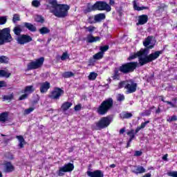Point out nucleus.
I'll return each instance as SVG.
<instances>
[{
  "label": "nucleus",
  "instance_id": "2f4dec72",
  "mask_svg": "<svg viewBox=\"0 0 177 177\" xmlns=\"http://www.w3.org/2000/svg\"><path fill=\"white\" fill-rule=\"evenodd\" d=\"M13 32L15 35H20V34H21V29L20 28V26H15L13 29Z\"/></svg>",
  "mask_w": 177,
  "mask_h": 177
},
{
  "label": "nucleus",
  "instance_id": "bf43d9fd",
  "mask_svg": "<svg viewBox=\"0 0 177 177\" xmlns=\"http://www.w3.org/2000/svg\"><path fill=\"white\" fill-rule=\"evenodd\" d=\"M134 156H136V157H139L142 156V151H136L134 153Z\"/></svg>",
  "mask_w": 177,
  "mask_h": 177
},
{
  "label": "nucleus",
  "instance_id": "a878e982",
  "mask_svg": "<svg viewBox=\"0 0 177 177\" xmlns=\"http://www.w3.org/2000/svg\"><path fill=\"white\" fill-rule=\"evenodd\" d=\"M127 135L130 137L129 138V143L133 140V138H135V130L131 129V131L127 132Z\"/></svg>",
  "mask_w": 177,
  "mask_h": 177
},
{
  "label": "nucleus",
  "instance_id": "09e8293b",
  "mask_svg": "<svg viewBox=\"0 0 177 177\" xmlns=\"http://www.w3.org/2000/svg\"><path fill=\"white\" fill-rule=\"evenodd\" d=\"M12 99H13V95L12 94L3 96L4 100H12Z\"/></svg>",
  "mask_w": 177,
  "mask_h": 177
},
{
  "label": "nucleus",
  "instance_id": "3c124183",
  "mask_svg": "<svg viewBox=\"0 0 177 177\" xmlns=\"http://www.w3.org/2000/svg\"><path fill=\"white\" fill-rule=\"evenodd\" d=\"M66 59H68V55L67 53H64L61 57L62 60H66Z\"/></svg>",
  "mask_w": 177,
  "mask_h": 177
},
{
  "label": "nucleus",
  "instance_id": "4468645a",
  "mask_svg": "<svg viewBox=\"0 0 177 177\" xmlns=\"http://www.w3.org/2000/svg\"><path fill=\"white\" fill-rule=\"evenodd\" d=\"M34 91H35V89H34V86H27L24 91L23 99H27L28 97V95H31V93L34 92Z\"/></svg>",
  "mask_w": 177,
  "mask_h": 177
},
{
  "label": "nucleus",
  "instance_id": "5701e85b",
  "mask_svg": "<svg viewBox=\"0 0 177 177\" xmlns=\"http://www.w3.org/2000/svg\"><path fill=\"white\" fill-rule=\"evenodd\" d=\"M24 26L25 27H26V28H28V30H29V31H32V32H35V31H37V28L34 25L30 23H25Z\"/></svg>",
  "mask_w": 177,
  "mask_h": 177
},
{
  "label": "nucleus",
  "instance_id": "dca6fc26",
  "mask_svg": "<svg viewBox=\"0 0 177 177\" xmlns=\"http://www.w3.org/2000/svg\"><path fill=\"white\" fill-rule=\"evenodd\" d=\"M50 88V83L48 82H45L40 83V92L41 93H45L48 92V89Z\"/></svg>",
  "mask_w": 177,
  "mask_h": 177
},
{
  "label": "nucleus",
  "instance_id": "2eb2a0df",
  "mask_svg": "<svg viewBox=\"0 0 177 177\" xmlns=\"http://www.w3.org/2000/svg\"><path fill=\"white\" fill-rule=\"evenodd\" d=\"M87 175L89 177H104V174L102 170H95L94 171H87Z\"/></svg>",
  "mask_w": 177,
  "mask_h": 177
},
{
  "label": "nucleus",
  "instance_id": "0eeeda50",
  "mask_svg": "<svg viewBox=\"0 0 177 177\" xmlns=\"http://www.w3.org/2000/svg\"><path fill=\"white\" fill-rule=\"evenodd\" d=\"M13 38L10 35V28H5L3 30H0V45H3L6 42H12Z\"/></svg>",
  "mask_w": 177,
  "mask_h": 177
},
{
  "label": "nucleus",
  "instance_id": "0e129e2a",
  "mask_svg": "<svg viewBox=\"0 0 177 177\" xmlns=\"http://www.w3.org/2000/svg\"><path fill=\"white\" fill-rule=\"evenodd\" d=\"M140 129H142L140 128V127H137L136 129V133H138V132H139V131H140Z\"/></svg>",
  "mask_w": 177,
  "mask_h": 177
},
{
  "label": "nucleus",
  "instance_id": "bb28decb",
  "mask_svg": "<svg viewBox=\"0 0 177 177\" xmlns=\"http://www.w3.org/2000/svg\"><path fill=\"white\" fill-rule=\"evenodd\" d=\"M32 41V38L30 37L29 35H23V44H27L28 42H31Z\"/></svg>",
  "mask_w": 177,
  "mask_h": 177
},
{
  "label": "nucleus",
  "instance_id": "9b49d317",
  "mask_svg": "<svg viewBox=\"0 0 177 177\" xmlns=\"http://www.w3.org/2000/svg\"><path fill=\"white\" fill-rule=\"evenodd\" d=\"M143 45L147 49H153L154 48V45H156V40H154V37L153 36H149L147 39L143 41Z\"/></svg>",
  "mask_w": 177,
  "mask_h": 177
},
{
  "label": "nucleus",
  "instance_id": "f3484780",
  "mask_svg": "<svg viewBox=\"0 0 177 177\" xmlns=\"http://www.w3.org/2000/svg\"><path fill=\"white\" fill-rule=\"evenodd\" d=\"M149 20V17L146 15H142L141 16L138 17V22L137 24H140V26H142L143 24H146Z\"/></svg>",
  "mask_w": 177,
  "mask_h": 177
},
{
  "label": "nucleus",
  "instance_id": "79ce46f5",
  "mask_svg": "<svg viewBox=\"0 0 177 177\" xmlns=\"http://www.w3.org/2000/svg\"><path fill=\"white\" fill-rule=\"evenodd\" d=\"M164 11V6H162V8H159L156 12H155V15L158 17L160 16L161 14L160 13V12H163Z\"/></svg>",
  "mask_w": 177,
  "mask_h": 177
},
{
  "label": "nucleus",
  "instance_id": "de8ad7c7",
  "mask_svg": "<svg viewBox=\"0 0 177 177\" xmlns=\"http://www.w3.org/2000/svg\"><path fill=\"white\" fill-rule=\"evenodd\" d=\"M35 108L30 107L29 109H27L24 111V114H30V113H32V111L35 110Z\"/></svg>",
  "mask_w": 177,
  "mask_h": 177
},
{
  "label": "nucleus",
  "instance_id": "4d7b16f0",
  "mask_svg": "<svg viewBox=\"0 0 177 177\" xmlns=\"http://www.w3.org/2000/svg\"><path fill=\"white\" fill-rule=\"evenodd\" d=\"M150 122L149 121H147L145 122H142L140 127V128H141V129H143V128H145L146 127V125H147V124H149Z\"/></svg>",
  "mask_w": 177,
  "mask_h": 177
},
{
  "label": "nucleus",
  "instance_id": "b1692460",
  "mask_svg": "<svg viewBox=\"0 0 177 177\" xmlns=\"http://www.w3.org/2000/svg\"><path fill=\"white\" fill-rule=\"evenodd\" d=\"M72 106H73V103L66 102L62 104V109L64 111H67V110H68L70 107H71Z\"/></svg>",
  "mask_w": 177,
  "mask_h": 177
},
{
  "label": "nucleus",
  "instance_id": "13d9d810",
  "mask_svg": "<svg viewBox=\"0 0 177 177\" xmlns=\"http://www.w3.org/2000/svg\"><path fill=\"white\" fill-rule=\"evenodd\" d=\"M88 23L90 24H92L93 23H95V21H93V17H89L88 19Z\"/></svg>",
  "mask_w": 177,
  "mask_h": 177
},
{
  "label": "nucleus",
  "instance_id": "7c9ffc66",
  "mask_svg": "<svg viewBox=\"0 0 177 177\" xmlns=\"http://www.w3.org/2000/svg\"><path fill=\"white\" fill-rule=\"evenodd\" d=\"M8 120V114L6 113H3L0 115V121L1 122H6Z\"/></svg>",
  "mask_w": 177,
  "mask_h": 177
},
{
  "label": "nucleus",
  "instance_id": "37998d69",
  "mask_svg": "<svg viewBox=\"0 0 177 177\" xmlns=\"http://www.w3.org/2000/svg\"><path fill=\"white\" fill-rule=\"evenodd\" d=\"M8 62H9L8 57L5 56L0 57V63H8Z\"/></svg>",
  "mask_w": 177,
  "mask_h": 177
},
{
  "label": "nucleus",
  "instance_id": "e433bc0d",
  "mask_svg": "<svg viewBox=\"0 0 177 177\" xmlns=\"http://www.w3.org/2000/svg\"><path fill=\"white\" fill-rule=\"evenodd\" d=\"M35 21H37V23H43L44 22V17L41 15H36L35 17Z\"/></svg>",
  "mask_w": 177,
  "mask_h": 177
},
{
  "label": "nucleus",
  "instance_id": "ddd939ff",
  "mask_svg": "<svg viewBox=\"0 0 177 177\" xmlns=\"http://www.w3.org/2000/svg\"><path fill=\"white\" fill-rule=\"evenodd\" d=\"M88 44H93V42H97L100 41V37H94L92 34H88L84 39Z\"/></svg>",
  "mask_w": 177,
  "mask_h": 177
},
{
  "label": "nucleus",
  "instance_id": "a18cd8bd",
  "mask_svg": "<svg viewBox=\"0 0 177 177\" xmlns=\"http://www.w3.org/2000/svg\"><path fill=\"white\" fill-rule=\"evenodd\" d=\"M20 21V16L17 14L14 15L12 18L13 23H16V21Z\"/></svg>",
  "mask_w": 177,
  "mask_h": 177
},
{
  "label": "nucleus",
  "instance_id": "6ab92c4d",
  "mask_svg": "<svg viewBox=\"0 0 177 177\" xmlns=\"http://www.w3.org/2000/svg\"><path fill=\"white\" fill-rule=\"evenodd\" d=\"M4 167H5L4 172L9 173V172H13V171H15V167H13L12 165V163L10 162H6Z\"/></svg>",
  "mask_w": 177,
  "mask_h": 177
},
{
  "label": "nucleus",
  "instance_id": "5fc2aeb1",
  "mask_svg": "<svg viewBox=\"0 0 177 177\" xmlns=\"http://www.w3.org/2000/svg\"><path fill=\"white\" fill-rule=\"evenodd\" d=\"M151 114V111L146 110L142 113V115H150Z\"/></svg>",
  "mask_w": 177,
  "mask_h": 177
},
{
  "label": "nucleus",
  "instance_id": "69168bd1",
  "mask_svg": "<svg viewBox=\"0 0 177 177\" xmlns=\"http://www.w3.org/2000/svg\"><path fill=\"white\" fill-rule=\"evenodd\" d=\"M115 2L114 0H110L109 1V4L113 6V5H114Z\"/></svg>",
  "mask_w": 177,
  "mask_h": 177
},
{
  "label": "nucleus",
  "instance_id": "8fccbe9b",
  "mask_svg": "<svg viewBox=\"0 0 177 177\" xmlns=\"http://www.w3.org/2000/svg\"><path fill=\"white\" fill-rule=\"evenodd\" d=\"M8 86V84L5 81H0V88H6Z\"/></svg>",
  "mask_w": 177,
  "mask_h": 177
},
{
  "label": "nucleus",
  "instance_id": "603ef678",
  "mask_svg": "<svg viewBox=\"0 0 177 177\" xmlns=\"http://www.w3.org/2000/svg\"><path fill=\"white\" fill-rule=\"evenodd\" d=\"M17 41L18 44H20V45H23V35L18 37Z\"/></svg>",
  "mask_w": 177,
  "mask_h": 177
},
{
  "label": "nucleus",
  "instance_id": "20e7f679",
  "mask_svg": "<svg viewBox=\"0 0 177 177\" xmlns=\"http://www.w3.org/2000/svg\"><path fill=\"white\" fill-rule=\"evenodd\" d=\"M111 118L103 117L98 122L93 124L91 127L93 131H100V129H104V128H107L110 124H111Z\"/></svg>",
  "mask_w": 177,
  "mask_h": 177
},
{
  "label": "nucleus",
  "instance_id": "680f3d73",
  "mask_svg": "<svg viewBox=\"0 0 177 177\" xmlns=\"http://www.w3.org/2000/svg\"><path fill=\"white\" fill-rule=\"evenodd\" d=\"M143 177H151V174L147 173L145 176H143Z\"/></svg>",
  "mask_w": 177,
  "mask_h": 177
},
{
  "label": "nucleus",
  "instance_id": "6e6552de",
  "mask_svg": "<svg viewBox=\"0 0 177 177\" xmlns=\"http://www.w3.org/2000/svg\"><path fill=\"white\" fill-rule=\"evenodd\" d=\"M138 67V62H129L122 64L119 68V71L123 73V74H128V73H132Z\"/></svg>",
  "mask_w": 177,
  "mask_h": 177
},
{
  "label": "nucleus",
  "instance_id": "393cba45",
  "mask_svg": "<svg viewBox=\"0 0 177 177\" xmlns=\"http://www.w3.org/2000/svg\"><path fill=\"white\" fill-rule=\"evenodd\" d=\"M84 29L88 32H90V34H92V32H94V31H96V27H95L93 26H84Z\"/></svg>",
  "mask_w": 177,
  "mask_h": 177
},
{
  "label": "nucleus",
  "instance_id": "f704fd0d",
  "mask_svg": "<svg viewBox=\"0 0 177 177\" xmlns=\"http://www.w3.org/2000/svg\"><path fill=\"white\" fill-rule=\"evenodd\" d=\"M102 58H103V53L99 52L97 54L93 55V59H95V60H99Z\"/></svg>",
  "mask_w": 177,
  "mask_h": 177
},
{
  "label": "nucleus",
  "instance_id": "39448f33",
  "mask_svg": "<svg viewBox=\"0 0 177 177\" xmlns=\"http://www.w3.org/2000/svg\"><path fill=\"white\" fill-rule=\"evenodd\" d=\"M118 88L119 89H121V88H124L125 89H127V93H133V92H136L138 84L135 83L133 80H128L120 82Z\"/></svg>",
  "mask_w": 177,
  "mask_h": 177
},
{
  "label": "nucleus",
  "instance_id": "aec40b11",
  "mask_svg": "<svg viewBox=\"0 0 177 177\" xmlns=\"http://www.w3.org/2000/svg\"><path fill=\"white\" fill-rule=\"evenodd\" d=\"M134 174H145L146 172V169L142 166H136L133 170Z\"/></svg>",
  "mask_w": 177,
  "mask_h": 177
},
{
  "label": "nucleus",
  "instance_id": "774afa93",
  "mask_svg": "<svg viewBox=\"0 0 177 177\" xmlns=\"http://www.w3.org/2000/svg\"><path fill=\"white\" fill-rule=\"evenodd\" d=\"M7 158H9V160H13V155H10V156H7Z\"/></svg>",
  "mask_w": 177,
  "mask_h": 177
},
{
  "label": "nucleus",
  "instance_id": "6e6d98bb",
  "mask_svg": "<svg viewBox=\"0 0 177 177\" xmlns=\"http://www.w3.org/2000/svg\"><path fill=\"white\" fill-rule=\"evenodd\" d=\"M176 120H177L176 116H171V118L167 119V121L169 122H172V121H176Z\"/></svg>",
  "mask_w": 177,
  "mask_h": 177
},
{
  "label": "nucleus",
  "instance_id": "7ed1b4c3",
  "mask_svg": "<svg viewBox=\"0 0 177 177\" xmlns=\"http://www.w3.org/2000/svg\"><path fill=\"white\" fill-rule=\"evenodd\" d=\"M95 10H106L110 12L111 7L106 3V1H97L93 6H88L87 9L84 10V13H89V12H93Z\"/></svg>",
  "mask_w": 177,
  "mask_h": 177
},
{
  "label": "nucleus",
  "instance_id": "412c9836",
  "mask_svg": "<svg viewBox=\"0 0 177 177\" xmlns=\"http://www.w3.org/2000/svg\"><path fill=\"white\" fill-rule=\"evenodd\" d=\"M138 1L136 0H134L133 2V9L134 10H138V12L140 10H147L149 9V7H146V6H141L139 7L138 6Z\"/></svg>",
  "mask_w": 177,
  "mask_h": 177
},
{
  "label": "nucleus",
  "instance_id": "423d86ee",
  "mask_svg": "<svg viewBox=\"0 0 177 177\" xmlns=\"http://www.w3.org/2000/svg\"><path fill=\"white\" fill-rule=\"evenodd\" d=\"M113 106V99L109 98L102 102L100 106L97 109V112L100 115H104Z\"/></svg>",
  "mask_w": 177,
  "mask_h": 177
},
{
  "label": "nucleus",
  "instance_id": "c9c22d12",
  "mask_svg": "<svg viewBox=\"0 0 177 177\" xmlns=\"http://www.w3.org/2000/svg\"><path fill=\"white\" fill-rule=\"evenodd\" d=\"M73 75H74L73 72H65L62 74V77H64V78H70V77H73Z\"/></svg>",
  "mask_w": 177,
  "mask_h": 177
},
{
  "label": "nucleus",
  "instance_id": "c03bdc74",
  "mask_svg": "<svg viewBox=\"0 0 177 177\" xmlns=\"http://www.w3.org/2000/svg\"><path fill=\"white\" fill-rule=\"evenodd\" d=\"M125 100V97L122 94H118L117 95V100L118 102H122V100Z\"/></svg>",
  "mask_w": 177,
  "mask_h": 177
},
{
  "label": "nucleus",
  "instance_id": "c756f323",
  "mask_svg": "<svg viewBox=\"0 0 177 177\" xmlns=\"http://www.w3.org/2000/svg\"><path fill=\"white\" fill-rule=\"evenodd\" d=\"M50 32V30H49V28H48L46 27H43L39 29V32L42 35H45V34H48V32Z\"/></svg>",
  "mask_w": 177,
  "mask_h": 177
},
{
  "label": "nucleus",
  "instance_id": "f8f14e48",
  "mask_svg": "<svg viewBox=\"0 0 177 177\" xmlns=\"http://www.w3.org/2000/svg\"><path fill=\"white\" fill-rule=\"evenodd\" d=\"M63 93H64V91L63 90L59 88H55L50 95V97H51V99L57 100L60 98V96H62Z\"/></svg>",
  "mask_w": 177,
  "mask_h": 177
},
{
  "label": "nucleus",
  "instance_id": "72a5a7b5",
  "mask_svg": "<svg viewBox=\"0 0 177 177\" xmlns=\"http://www.w3.org/2000/svg\"><path fill=\"white\" fill-rule=\"evenodd\" d=\"M6 21H8L7 16L0 17V26L6 24Z\"/></svg>",
  "mask_w": 177,
  "mask_h": 177
},
{
  "label": "nucleus",
  "instance_id": "052dcab7",
  "mask_svg": "<svg viewBox=\"0 0 177 177\" xmlns=\"http://www.w3.org/2000/svg\"><path fill=\"white\" fill-rule=\"evenodd\" d=\"M167 158H168V154H165V156H162V160L164 161H167Z\"/></svg>",
  "mask_w": 177,
  "mask_h": 177
},
{
  "label": "nucleus",
  "instance_id": "58836bf2",
  "mask_svg": "<svg viewBox=\"0 0 177 177\" xmlns=\"http://www.w3.org/2000/svg\"><path fill=\"white\" fill-rule=\"evenodd\" d=\"M100 50H101L100 53L104 55V52H107V50H109V46H100Z\"/></svg>",
  "mask_w": 177,
  "mask_h": 177
},
{
  "label": "nucleus",
  "instance_id": "c85d7f7f",
  "mask_svg": "<svg viewBox=\"0 0 177 177\" xmlns=\"http://www.w3.org/2000/svg\"><path fill=\"white\" fill-rule=\"evenodd\" d=\"M97 77V73L95 72H91L88 75V80H90V81H95V80H96Z\"/></svg>",
  "mask_w": 177,
  "mask_h": 177
},
{
  "label": "nucleus",
  "instance_id": "f03ea898",
  "mask_svg": "<svg viewBox=\"0 0 177 177\" xmlns=\"http://www.w3.org/2000/svg\"><path fill=\"white\" fill-rule=\"evenodd\" d=\"M47 2L50 5L48 6L47 8L53 13L57 17H66L68 13L70 7L68 5L57 4L56 0H47Z\"/></svg>",
  "mask_w": 177,
  "mask_h": 177
},
{
  "label": "nucleus",
  "instance_id": "338daca9",
  "mask_svg": "<svg viewBox=\"0 0 177 177\" xmlns=\"http://www.w3.org/2000/svg\"><path fill=\"white\" fill-rule=\"evenodd\" d=\"M109 167H110V168H115V164H112Z\"/></svg>",
  "mask_w": 177,
  "mask_h": 177
},
{
  "label": "nucleus",
  "instance_id": "a19ab883",
  "mask_svg": "<svg viewBox=\"0 0 177 177\" xmlns=\"http://www.w3.org/2000/svg\"><path fill=\"white\" fill-rule=\"evenodd\" d=\"M113 80H119L120 79V73H118V70H115V73L112 77Z\"/></svg>",
  "mask_w": 177,
  "mask_h": 177
},
{
  "label": "nucleus",
  "instance_id": "e2e57ef3",
  "mask_svg": "<svg viewBox=\"0 0 177 177\" xmlns=\"http://www.w3.org/2000/svg\"><path fill=\"white\" fill-rule=\"evenodd\" d=\"M124 132H125V128L121 129L120 131V133L122 134V133H124Z\"/></svg>",
  "mask_w": 177,
  "mask_h": 177
},
{
  "label": "nucleus",
  "instance_id": "cd10ccee",
  "mask_svg": "<svg viewBox=\"0 0 177 177\" xmlns=\"http://www.w3.org/2000/svg\"><path fill=\"white\" fill-rule=\"evenodd\" d=\"M120 118L122 119L131 118V117H132V114L129 112H123V113H120Z\"/></svg>",
  "mask_w": 177,
  "mask_h": 177
},
{
  "label": "nucleus",
  "instance_id": "473e14b6",
  "mask_svg": "<svg viewBox=\"0 0 177 177\" xmlns=\"http://www.w3.org/2000/svg\"><path fill=\"white\" fill-rule=\"evenodd\" d=\"M0 77H6V78H9L10 77V73H8V72L4 70L0 71Z\"/></svg>",
  "mask_w": 177,
  "mask_h": 177
},
{
  "label": "nucleus",
  "instance_id": "864d4df0",
  "mask_svg": "<svg viewBox=\"0 0 177 177\" xmlns=\"http://www.w3.org/2000/svg\"><path fill=\"white\" fill-rule=\"evenodd\" d=\"M82 108V105L81 104H79L75 106V111H80L81 109Z\"/></svg>",
  "mask_w": 177,
  "mask_h": 177
},
{
  "label": "nucleus",
  "instance_id": "a211bd4d",
  "mask_svg": "<svg viewBox=\"0 0 177 177\" xmlns=\"http://www.w3.org/2000/svg\"><path fill=\"white\" fill-rule=\"evenodd\" d=\"M161 100L164 103H167V104H169L170 106L172 107L173 109H176V107H177V98L176 97L172 98V102L165 101V100H164V97H162Z\"/></svg>",
  "mask_w": 177,
  "mask_h": 177
},
{
  "label": "nucleus",
  "instance_id": "1a4fd4ad",
  "mask_svg": "<svg viewBox=\"0 0 177 177\" xmlns=\"http://www.w3.org/2000/svg\"><path fill=\"white\" fill-rule=\"evenodd\" d=\"M45 61V58L40 57L35 61H32L28 64V70H37V68H39L42 67V64H44V62Z\"/></svg>",
  "mask_w": 177,
  "mask_h": 177
},
{
  "label": "nucleus",
  "instance_id": "9d476101",
  "mask_svg": "<svg viewBox=\"0 0 177 177\" xmlns=\"http://www.w3.org/2000/svg\"><path fill=\"white\" fill-rule=\"evenodd\" d=\"M74 170V165L73 163L65 164L62 167L59 168L58 175L63 176L64 172H71Z\"/></svg>",
  "mask_w": 177,
  "mask_h": 177
},
{
  "label": "nucleus",
  "instance_id": "ea45409f",
  "mask_svg": "<svg viewBox=\"0 0 177 177\" xmlns=\"http://www.w3.org/2000/svg\"><path fill=\"white\" fill-rule=\"evenodd\" d=\"M17 139L19 141V147L21 149L23 147V136H17Z\"/></svg>",
  "mask_w": 177,
  "mask_h": 177
},
{
  "label": "nucleus",
  "instance_id": "49530a36",
  "mask_svg": "<svg viewBox=\"0 0 177 177\" xmlns=\"http://www.w3.org/2000/svg\"><path fill=\"white\" fill-rule=\"evenodd\" d=\"M168 176L171 177H177V171H169L167 173Z\"/></svg>",
  "mask_w": 177,
  "mask_h": 177
},
{
  "label": "nucleus",
  "instance_id": "4be33fe9",
  "mask_svg": "<svg viewBox=\"0 0 177 177\" xmlns=\"http://www.w3.org/2000/svg\"><path fill=\"white\" fill-rule=\"evenodd\" d=\"M104 19H106V15H104V13H100L98 15H95L94 21H102V20H104Z\"/></svg>",
  "mask_w": 177,
  "mask_h": 177
},
{
  "label": "nucleus",
  "instance_id": "f257e3e1",
  "mask_svg": "<svg viewBox=\"0 0 177 177\" xmlns=\"http://www.w3.org/2000/svg\"><path fill=\"white\" fill-rule=\"evenodd\" d=\"M162 54V51H156L147 56V49H141L139 52L131 55L129 57V59L133 60V59L138 57L140 66H145V64H147V63H150V62H153V60L158 59V57H160V55Z\"/></svg>",
  "mask_w": 177,
  "mask_h": 177
},
{
  "label": "nucleus",
  "instance_id": "4c0bfd02",
  "mask_svg": "<svg viewBox=\"0 0 177 177\" xmlns=\"http://www.w3.org/2000/svg\"><path fill=\"white\" fill-rule=\"evenodd\" d=\"M32 6H34V8H39V6H41V2L38 0H33L32 1Z\"/></svg>",
  "mask_w": 177,
  "mask_h": 177
}]
</instances>
